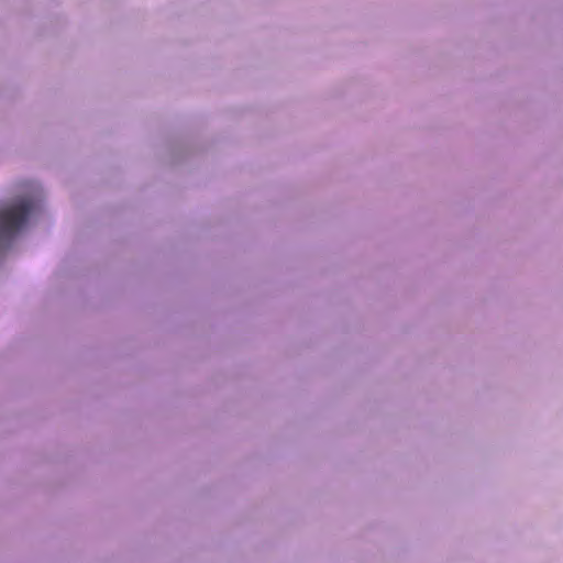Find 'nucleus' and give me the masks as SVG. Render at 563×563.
I'll use <instances>...</instances> for the list:
<instances>
[{
	"instance_id": "1",
	"label": "nucleus",
	"mask_w": 563,
	"mask_h": 563,
	"mask_svg": "<svg viewBox=\"0 0 563 563\" xmlns=\"http://www.w3.org/2000/svg\"><path fill=\"white\" fill-rule=\"evenodd\" d=\"M32 205L22 199L0 210V241L14 235L26 222Z\"/></svg>"
}]
</instances>
